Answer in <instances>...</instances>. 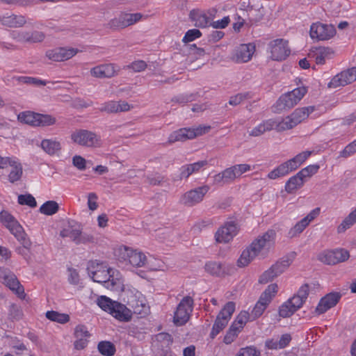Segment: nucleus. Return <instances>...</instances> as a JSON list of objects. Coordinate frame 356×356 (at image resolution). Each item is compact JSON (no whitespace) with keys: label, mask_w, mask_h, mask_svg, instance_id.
Wrapping results in <instances>:
<instances>
[{"label":"nucleus","mask_w":356,"mask_h":356,"mask_svg":"<svg viewBox=\"0 0 356 356\" xmlns=\"http://www.w3.org/2000/svg\"><path fill=\"white\" fill-rule=\"evenodd\" d=\"M238 232V226L233 220L225 222L220 227L215 234L216 242L227 243L232 241Z\"/></svg>","instance_id":"nucleus-11"},{"label":"nucleus","mask_w":356,"mask_h":356,"mask_svg":"<svg viewBox=\"0 0 356 356\" xmlns=\"http://www.w3.org/2000/svg\"><path fill=\"white\" fill-rule=\"evenodd\" d=\"M97 305L104 311L109 313L113 307L115 301L112 300L111 298L106 296H101L97 299Z\"/></svg>","instance_id":"nucleus-46"},{"label":"nucleus","mask_w":356,"mask_h":356,"mask_svg":"<svg viewBox=\"0 0 356 356\" xmlns=\"http://www.w3.org/2000/svg\"><path fill=\"white\" fill-rule=\"evenodd\" d=\"M209 129L210 127L201 126L195 129L181 128L170 134L168 143L172 144L175 142H184L187 140H191L208 132Z\"/></svg>","instance_id":"nucleus-6"},{"label":"nucleus","mask_w":356,"mask_h":356,"mask_svg":"<svg viewBox=\"0 0 356 356\" xmlns=\"http://www.w3.org/2000/svg\"><path fill=\"white\" fill-rule=\"evenodd\" d=\"M204 269L213 276L222 277L232 273L234 267L229 264L209 261L205 264Z\"/></svg>","instance_id":"nucleus-19"},{"label":"nucleus","mask_w":356,"mask_h":356,"mask_svg":"<svg viewBox=\"0 0 356 356\" xmlns=\"http://www.w3.org/2000/svg\"><path fill=\"white\" fill-rule=\"evenodd\" d=\"M16 221L15 218L8 211H2L0 212V222L7 228L14 224Z\"/></svg>","instance_id":"nucleus-53"},{"label":"nucleus","mask_w":356,"mask_h":356,"mask_svg":"<svg viewBox=\"0 0 356 356\" xmlns=\"http://www.w3.org/2000/svg\"><path fill=\"white\" fill-rule=\"evenodd\" d=\"M307 93L305 87H300L282 95L278 99L277 104L282 108H291L296 106Z\"/></svg>","instance_id":"nucleus-16"},{"label":"nucleus","mask_w":356,"mask_h":356,"mask_svg":"<svg viewBox=\"0 0 356 356\" xmlns=\"http://www.w3.org/2000/svg\"><path fill=\"white\" fill-rule=\"evenodd\" d=\"M296 310H295L291 305L288 304V300L284 302L279 309V314L282 318H287L293 315Z\"/></svg>","instance_id":"nucleus-52"},{"label":"nucleus","mask_w":356,"mask_h":356,"mask_svg":"<svg viewBox=\"0 0 356 356\" xmlns=\"http://www.w3.org/2000/svg\"><path fill=\"white\" fill-rule=\"evenodd\" d=\"M38 113L33 112L26 111L21 113L18 115V119L20 122H24L31 126H37Z\"/></svg>","instance_id":"nucleus-42"},{"label":"nucleus","mask_w":356,"mask_h":356,"mask_svg":"<svg viewBox=\"0 0 356 356\" xmlns=\"http://www.w3.org/2000/svg\"><path fill=\"white\" fill-rule=\"evenodd\" d=\"M8 314L12 319L19 320L22 316V311L18 305L15 304H11L9 306Z\"/></svg>","instance_id":"nucleus-58"},{"label":"nucleus","mask_w":356,"mask_h":356,"mask_svg":"<svg viewBox=\"0 0 356 356\" xmlns=\"http://www.w3.org/2000/svg\"><path fill=\"white\" fill-rule=\"evenodd\" d=\"M321 209L316 207L312 210L305 218L298 222L288 232V237L293 238L301 234L304 229L314 220L319 214Z\"/></svg>","instance_id":"nucleus-21"},{"label":"nucleus","mask_w":356,"mask_h":356,"mask_svg":"<svg viewBox=\"0 0 356 356\" xmlns=\"http://www.w3.org/2000/svg\"><path fill=\"white\" fill-rule=\"evenodd\" d=\"M273 129H275L274 119H268L254 127L250 132V136L257 137Z\"/></svg>","instance_id":"nucleus-32"},{"label":"nucleus","mask_w":356,"mask_h":356,"mask_svg":"<svg viewBox=\"0 0 356 356\" xmlns=\"http://www.w3.org/2000/svg\"><path fill=\"white\" fill-rule=\"evenodd\" d=\"M99 352L105 356H113L115 353V346L110 341H102L98 343Z\"/></svg>","instance_id":"nucleus-44"},{"label":"nucleus","mask_w":356,"mask_h":356,"mask_svg":"<svg viewBox=\"0 0 356 356\" xmlns=\"http://www.w3.org/2000/svg\"><path fill=\"white\" fill-rule=\"evenodd\" d=\"M266 309V307L262 305L261 302H257L251 313L250 314V316H251V321H254L259 318L263 314Z\"/></svg>","instance_id":"nucleus-59"},{"label":"nucleus","mask_w":356,"mask_h":356,"mask_svg":"<svg viewBox=\"0 0 356 356\" xmlns=\"http://www.w3.org/2000/svg\"><path fill=\"white\" fill-rule=\"evenodd\" d=\"M341 294L339 292H331L323 296L315 309V313L321 315L334 307L340 300Z\"/></svg>","instance_id":"nucleus-20"},{"label":"nucleus","mask_w":356,"mask_h":356,"mask_svg":"<svg viewBox=\"0 0 356 356\" xmlns=\"http://www.w3.org/2000/svg\"><path fill=\"white\" fill-rule=\"evenodd\" d=\"M332 54L330 48L320 47L316 49L314 52L313 56L315 58L316 64L323 65L325 63V59Z\"/></svg>","instance_id":"nucleus-40"},{"label":"nucleus","mask_w":356,"mask_h":356,"mask_svg":"<svg viewBox=\"0 0 356 356\" xmlns=\"http://www.w3.org/2000/svg\"><path fill=\"white\" fill-rule=\"evenodd\" d=\"M74 336L76 340L74 343V348L76 350L84 349L88 343L90 334L84 325H78L74 328Z\"/></svg>","instance_id":"nucleus-23"},{"label":"nucleus","mask_w":356,"mask_h":356,"mask_svg":"<svg viewBox=\"0 0 356 356\" xmlns=\"http://www.w3.org/2000/svg\"><path fill=\"white\" fill-rule=\"evenodd\" d=\"M120 67L115 63H104L90 69L91 76L98 79H110L116 76Z\"/></svg>","instance_id":"nucleus-18"},{"label":"nucleus","mask_w":356,"mask_h":356,"mask_svg":"<svg viewBox=\"0 0 356 356\" xmlns=\"http://www.w3.org/2000/svg\"><path fill=\"white\" fill-rule=\"evenodd\" d=\"M236 179L233 167L228 168L213 177V181L217 184L223 185L234 181Z\"/></svg>","instance_id":"nucleus-31"},{"label":"nucleus","mask_w":356,"mask_h":356,"mask_svg":"<svg viewBox=\"0 0 356 356\" xmlns=\"http://www.w3.org/2000/svg\"><path fill=\"white\" fill-rule=\"evenodd\" d=\"M304 183L300 180V179L296 175H293L289 179V180L285 184V191L291 194L294 193L298 189L302 187Z\"/></svg>","instance_id":"nucleus-39"},{"label":"nucleus","mask_w":356,"mask_h":356,"mask_svg":"<svg viewBox=\"0 0 356 356\" xmlns=\"http://www.w3.org/2000/svg\"><path fill=\"white\" fill-rule=\"evenodd\" d=\"M89 275L94 282L103 283L110 290L119 291L122 288L123 282L118 277V272L105 265L92 266L89 268Z\"/></svg>","instance_id":"nucleus-2"},{"label":"nucleus","mask_w":356,"mask_h":356,"mask_svg":"<svg viewBox=\"0 0 356 356\" xmlns=\"http://www.w3.org/2000/svg\"><path fill=\"white\" fill-rule=\"evenodd\" d=\"M27 35L28 31H13L10 33L12 39L21 43H27Z\"/></svg>","instance_id":"nucleus-54"},{"label":"nucleus","mask_w":356,"mask_h":356,"mask_svg":"<svg viewBox=\"0 0 356 356\" xmlns=\"http://www.w3.org/2000/svg\"><path fill=\"white\" fill-rule=\"evenodd\" d=\"M353 82H354L353 78L348 69L334 76L329 82L328 87L337 88L339 86H344Z\"/></svg>","instance_id":"nucleus-27"},{"label":"nucleus","mask_w":356,"mask_h":356,"mask_svg":"<svg viewBox=\"0 0 356 356\" xmlns=\"http://www.w3.org/2000/svg\"><path fill=\"white\" fill-rule=\"evenodd\" d=\"M81 51L73 47H61V61L67 60L74 57Z\"/></svg>","instance_id":"nucleus-51"},{"label":"nucleus","mask_w":356,"mask_h":356,"mask_svg":"<svg viewBox=\"0 0 356 356\" xmlns=\"http://www.w3.org/2000/svg\"><path fill=\"white\" fill-rule=\"evenodd\" d=\"M228 322L225 318H221L217 316L213 325L210 336L212 339L215 338L227 325Z\"/></svg>","instance_id":"nucleus-43"},{"label":"nucleus","mask_w":356,"mask_h":356,"mask_svg":"<svg viewBox=\"0 0 356 356\" xmlns=\"http://www.w3.org/2000/svg\"><path fill=\"white\" fill-rule=\"evenodd\" d=\"M18 203L21 205H28L32 208L37 206L35 197L30 194L19 195L18 196Z\"/></svg>","instance_id":"nucleus-50"},{"label":"nucleus","mask_w":356,"mask_h":356,"mask_svg":"<svg viewBox=\"0 0 356 356\" xmlns=\"http://www.w3.org/2000/svg\"><path fill=\"white\" fill-rule=\"evenodd\" d=\"M209 189L210 188L207 185L191 189L181 196L179 203L188 207H194L202 202Z\"/></svg>","instance_id":"nucleus-9"},{"label":"nucleus","mask_w":356,"mask_h":356,"mask_svg":"<svg viewBox=\"0 0 356 356\" xmlns=\"http://www.w3.org/2000/svg\"><path fill=\"white\" fill-rule=\"evenodd\" d=\"M193 304V299L191 296L182 298L174 313L173 321L176 325H183L189 320Z\"/></svg>","instance_id":"nucleus-8"},{"label":"nucleus","mask_w":356,"mask_h":356,"mask_svg":"<svg viewBox=\"0 0 356 356\" xmlns=\"http://www.w3.org/2000/svg\"><path fill=\"white\" fill-rule=\"evenodd\" d=\"M335 33V27L332 24L316 22L310 26L309 35L313 40H327L332 38Z\"/></svg>","instance_id":"nucleus-12"},{"label":"nucleus","mask_w":356,"mask_h":356,"mask_svg":"<svg viewBox=\"0 0 356 356\" xmlns=\"http://www.w3.org/2000/svg\"><path fill=\"white\" fill-rule=\"evenodd\" d=\"M46 317L51 321L59 323H65L70 321V316L66 314H61L56 311H48L46 313Z\"/></svg>","instance_id":"nucleus-45"},{"label":"nucleus","mask_w":356,"mask_h":356,"mask_svg":"<svg viewBox=\"0 0 356 356\" xmlns=\"http://www.w3.org/2000/svg\"><path fill=\"white\" fill-rule=\"evenodd\" d=\"M10 232L15 236V238L24 246V248H30L31 245V242L26 233L24 231L23 227L19 225V223L16 221L8 228Z\"/></svg>","instance_id":"nucleus-28"},{"label":"nucleus","mask_w":356,"mask_h":356,"mask_svg":"<svg viewBox=\"0 0 356 356\" xmlns=\"http://www.w3.org/2000/svg\"><path fill=\"white\" fill-rule=\"evenodd\" d=\"M277 277V275L273 269L272 266L266 270L259 277V282L261 284H266L271 281L275 277Z\"/></svg>","instance_id":"nucleus-56"},{"label":"nucleus","mask_w":356,"mask_h":356,"mask_svg":"<svg viewBox=\"0 0 356 356\" xmlns=\"http://www.w3.org/2000/svg\"><path fill=\"white\" fill-rule=\"evenodd\" d=\"M67 273V280L70 284L78 285L80 281V277L77 270L74 268H68Z\"/></svg>","instance_id":"nucleus-57"},{"label":"nucleus","mask_w":356,"mask_h":356,"mask_svg":"<svg viewBox=\"0 0 356 356\" xmlns=\"http://www.w3.org/2000/svg\"><path fill=\"white\" fill-rule=\"evenodd\" d=\"M13 82H17V84L26 85H42L45 86L46 82L43 80L26 76H14L11 78Z\"/></svg>","instance_id":"nucleus-37"},{"label":"nucleus","mask_w":356,"mask_h":356,"mask_svg":"<svg viewBox=\"0 0 356 356\" xmlns=\"http://www.w3.org/2000/svg\"><path fill=\"white\" fill-rule=\"evenodd\" d=\"M314 111V106L298 108L285 118L274 119L275 129L278 132L291 129L306 120Z\"/></svg>","instance_id":"nucleus-3"},{"label":"nucleus","mask_w":356,"mask_h":356,"mask_svg":"<svg viewBox=\"0 0 356 356\" xmlns=\"http://www.w3.org/2000/svg\"><path fill=\"white\" fill-rule=\"evenodd\" d=\"M236 356H260V353L255 348L249 346L241 348Z\"/></svg>","instance_id":"nucleus-63"},{"label":"nucleus","mask_w":356,"mask_h":356,"mask_svg":"<svg viewBox=\"0 0 356 356\" xmlns=\"http://www.w3.org/2000/svg\"><path fill=\"white\" fill-rule=\"evenodd\" d=\"M276 238L277 232L273 229H268L266 232L258 235L242 252L237 261L238 266H247L256 258L259 259L267 258L275 247Z\"/></svg>","instance_id":"nucleus-1"},{"label":"nucleus","mask_w":356,"mask_h":356,"mask_svg":"<svg viewBox=\"0 0 356 356\" xmlns=\"http://www.w3.org/2000/svg\"><path fill=\"white\" fill-rule=\"evenodd\" d=\"M201 35L202 33L200 31V30L196 29H190L185 33L182 41L184 43H188L200 38Z\"/></svg>","instance_id":"nucleus-55"},{"label":"nucleus","mask_w":356,"mask_h":356,"mask_svg":"<svg viewBox=\"0 0 356 356\" xmlns=\"http://www.w3.org/2000/svg\"><path fill=\"white\" fill-rule=\"evenodd\" d=\"M27 22L24 15L13 13L0 14V23L2 26L8 28H21Z\"/></svg>","instance_id":"nucleus-22"},{"label":"nucleus","mask_w":356,"mask_h":356,"mask_svg":"<svg viewBox=\"0 0 356 356\" xmlns=\"http://www.w3.org/2000/svg\"><path fill=\"white\" fill-rule=\"evenodd\" d=\"M235 311V303L234 302H228L221 309L218 316L221 318H225L229 322L233 313Z\"/></svg>","instance_id":"nucleus-47"},{"label":"nucleus","mask_w":356,"mask_h":356,"mask_svg":"<svg viewBox=\"0 0 356 356\" xmlns=\"http://www.w3.org/2000/svg\"><path fill=\"white\" fill-rule=\"evenodd\" d=\"M254 51L255 46L251 43L241 44L235 49L233 59L236 63H246L252 58Z\"/></svg>","instance_id":"nucleus-24"},{"label":"nucleus","mask_w":356,"mask_h":356,"mask_svg":"<svg viewBox=\"0 0 356 356\" xmlns=\"http://www.w3.org/2000/svg\"><path fill=\"white\" fill-rule=\"evenodd\" d=\"M0 278L3 284L14 291L20 298L25 297L24 287L20 284L16 275L8 268L0 267Z\"/></svg>","instance_id":"nucleus-15"},{"label":"nucleus","mask_w":356,"mask_h":356,"mask_svg":"<svg viewBox=\"0 0 356 356\" xmlns=\"http://www.w3.org/2000/svg\"><path fill=\"white\" fill-rule=\"evenodd\" d=\"M41 148L49 155L53 156L58 154L61 149V144L55 138L44 139L41 141Z\"/></svg>","instance_id":"nucleus-30"},{"label":"nucleus","mask_w":356,"mask_h":356,"mask_svg":"<svg viewBox=\"0 0 356 356\" xmlns=\"http://www.w3.org/2000/svg\"><path fill=\"white\" fill-rule=\"evenodd\" d=\"M294 254L286 256L272 266L273 269L276 273L277 276L282 274L289 268V266L292 264Z\"/></svg>","instance_id":"nucleus-35"},{"label":"nucleus","mask_w":356,"mask_h":356,"mask_svg":"<svg viewBox=\"0 0 356 356\" xmlns=\"http://www.w3.org/2000/svg\"><path fill=\"white\" fill-rule=\"evenodd\" d=\"M270 57L274 60H283L290 54L288 41L284 39H276L268 44Z\"/></svg>","instance_id":"nucleus-17"},{"label":"nucleus","mask_w":356,"mask_h":356,"mask_svg":"<svg viewBox=\"0 0 356 356\" xmlns=\"http://www.w3.org/2000/svg\"><path fill=\"white\" fill-rule=\"evenodd\" d=\"M312 154L311 151L299 153L293 158L281 163L277 168L268 172L267 177L270 179H276L284 177L291 172L298 169Z\"/></svg>","instance_id":"nucleus-4"},{"label":"nucleus","mask_w":356,"mask_h":356,"mask_svg":"<svg viewBox=\"0 0 356 356\" xmlns=\"http://www.w3.org/2000/svg\"><path fill=\"white\" fill-rule=\"evenodd\" d=\"M45 38V34L39 31H28L27 43L42 42Z\"/></svg>","instance_id":"nucleus-48"},{"label":"nucleus","mask_w":356,"mask_h":356,"mask_svg":"<svg viewBox=\"0 0 356 356\" xmlns=\"http://www.w3.org/2000/svg\"><path fill=\"white\" fill-rule=\"evenodd\" d=\"M115 255L119 261L134 267H143L147 264V258L143 252L127 246L120 247Z\"/></svg>","instance_id":"nucleus-5"},{"label":"nucleus","mask_w":356,"mask_h":356,"mask_svg":"<svg viewBox=\"0 0 356 356\" xmlns=\"http://www.w3.org/2000/svg\"><path fill=\"white\" fill-rule=\"evenodd\" d=\"M356 223V207L342 220L337 227L339 233L344 232Z\"/></svg>","instance_id":"nucleus-36"},{"label":"nucleus","mask_w":356,"mask_h":356,"mask_svg":"<svg viewBox=\"0 0 356 356\" xmlns=\"http://www.w3.org/2000/svg\"><path fill=\"white\" fill-rule=\"evenodd\" d=\"M127 305L134 309L135 313L140 314L145 307V297L138 291L131 293L128 297Z\"/></svg>","instance_id":"nucleus-29"},{"label":"nucleus","mask_w":356,"mask_h":356,"mask_svg":"<svg viewBox=\"0 0 356 356\" xmlns=\"http://www.w3.org/2000/svg\"><path fill=\"white\" fill-rule=\"evenodd\" d=\"M277 292V285L271 284L268 286L265 291L261 293L257 302H261L262 305L267 308L273 298Z\"/></svg>","instance_id":"nucleus-34"},{"label":"nucleus","mask_w":356,"mask_h":356,"mask_svg":"<svg viewBox=\"0 0 356 356\" xmlns=\"http://www.w3.org/2000/svg\"><path fill=\"white\" fill-rule=\"evenodd\" d=\"M356 152V139L349 143L345 148L340 152V156L347 158Z\"/></svg>","instance_id":"nucleus-61"},{"label":"nucleus","mask_w":356,"mask_h":356,"mask_svg":"<svg viewBox=\"0 0 356 356\" xmlns=\"http://www.w3.org/2000/svg\"><path fill=\"white\" fill-rule=\"evenodd\" d=\"M208 164L207 161H199L191 164L182 165L179 169V179H187L193 173L198 172Z\"/></svg>","instance_id":"nucleus-26"},{"label":"nucleus","mask_w":356,"mask_h":356,"mask_svg":"<svg viewBox=\"0 0 356 356\" xmlns=\"http://www.w3.org/2000/svg\"><path fill=\"white\" fill-rule=\"evenodd\" d=\"M109 314L120 321H129L131 318V310L117 301L114 302Z\"/></svg>","instance_id":"nucleus-25"},{"label":"nucleus","mask_w":356,"mask_h":356,"mask_svg":"<svg viewBox=\"0 0 356 356\" xmlns=\"http://www.w3.org/2000/svg\"><path fill=\"white\" fill-rule=\"evenodd\" d=\"M350 257L349 252L339 248L332 250H325L319 254L318 258L321 262L327 265H334L346 261Z\"/></svg>","instance_id":"nucleus-13"},{"label":"nucleus","mask_w":356,"mask_h":356,"mask_svg":"<svg viewBox=\"0 0 356 356\" xmlns=\"http://www.w3.org/2000/svg\"><path fill=\"white\" fill-rule=\"evenodd\" d=\"M232 167L236 178L240 177L243 173L252 170L251 166L246 163L234 165Z\"/></svg>","instance_id":"nucleus-64"},{"label":"nucleus","mask_w":356,"mask_h":356,"mask_svg":"<svg viewBox=\"0 0 356 356\" xmlns=\"http://www.w3.org/2000/svg\"><path fill=\"white\" fill-rule=\"evenodd\" d=\"M248 321H252L250 313L246 311H242L236 316L232 326L241 332Z\"/></svg>","instance_id":"nucleus-38"},{"label":"nucleus","mask_w":356,"mask_h":356,"mask_svg":"<svg viewBox=\"0 0 356 356\" xmlns=\"http://www.w3.org/2000/svg\"><path fill=\"white\" fill-rule=\"evenodd\" d=\"M61 47L55 48L54 49H50L47 51L46 56L54 61L56 62H61Z\"/></svg>","instance_id":"nucleus-62"},{"label":"nucleus","mask_w":356,"mask_h":356,"mask_svg":"<svg viewBox=\"0 0 356 356\" xmlns=\"http://www.w3.org/2000/svg\"><path fill=\"white\" fill-rule=\"evenodd\" d=\"M239 332H240L239 330L233 327L231 325L229 330L227 332L225 336L224 337L223 341L226 344L232 343L235 340V339L237 337Z\"/></svg>","instance_id":"nucleus-60"},{"label":"nucleus","mask_w":356,"mask_h":356,"mask_svg":"<svg viewBox=\"0 0 356 356\" xmlns=\"http://www.w3.org/2000/svg\"><path fill=\"white\" fill-rule=\"evenodd\" d=\"M216 10L214 8L207 10L193 9L189 13V17L194 25L199 28H206L210 26L211 21L215 17Z\"/></svg>","instance_id":"nucleus-14"},{"label":"nucleus","mask_w":356,"mask_h":356,"mask_svg":"<svg viewBox=\"0 0 356 356\" xmlns=\"http://www.w3.org/2000/svg\"><path fill=\"white\" fill-rule=\"evenodd\" d=\"M71 140L79 145L87 147H97L101 145L100 136L86 129L73 131L71 134Z\"/></svg>","instance_id":"nucleus-7"},{"label":"nucleus","mask_w":356,"mask_h":356,"mask_svg":"<svg viewBox=\"0 0 356 356\" xmlns=\"http://www.w3.org/2000/svg\"><path fill=\"white\" fill-rule=\"evenodd\" d=\"M56 122V118L50 115H43L38 113L37 126H50L54 124Z\"/></svg>","instance_id":"nucleus-49"},{"label":"nucleus","mask_w":356,"mask_h":356,"mask_svg":"<svg viewBox=\"0 0 356 356\" xmlns=\"http://www.w3.org/2000/svg\"><path fill=\"white\" fill-rule=\"evenodd\" d=\"M59 209L58 204L53 200L47 201L40 207V212L47 216L55 214Z\"/></svg>","instance_id":"nucleus-41"},{"label":"nucleus","mask_w":356,"mask_h":356,"mask_svg":"<svg viewBox=\"0 0 356 356\" xmlns=\"http://www.w3.org/2000/svg\"><path fill=\"white\" fill-rule=\"evenodd\" d=\"M143 17L142 14L121 13L118 16L111 19L107 26L112 29H123L139 22Z\"/></svg>","instance_id":"nucleus-10"},{"label":"nucleus","mask_w":356,"mask_h":356,"mask_svg":"<svg viewBox=\"0 0 356 356\" xmlns=\"http://www.w3.org/2000/svg\"><path fill=\"white\" fill-rule=\"evenodd\" d=\"M10 167L11 169L8 173V181L13 184L21 179L23 174V168L21 163L17 158L13 161V163L10 165Z\"/></svg>","instance_id":"nucleus-33"}]
</instances>
